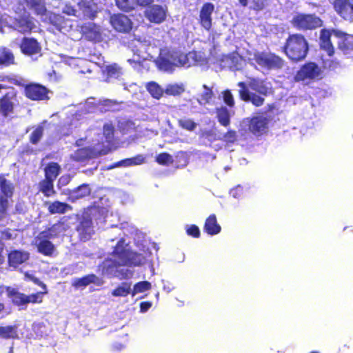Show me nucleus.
<instances>
[{
	"label": "nucleus",
	"mask_w": 353,
	"mask_h": 353,
	"mask_svg": "<svg viewBox=\"0 0 353 353\" xmlns=\"http://www.w3.org/2000/svg\"><path fill=\"white\" fill-rule=\"evenodd\" d=\"M309 50V45L305 37L299 33L291 34L287 38L282 47V51L293 62L303 60Z\"/></svg>",
	"instance_id": "2"
},
{
	"label": "nucleus",
	"mask_w": 353,
	"mask_h": 353,
	"mask_svg": "<svg viewBox=\"0 0 353 353\" xmlns=\"http://www.w3.org/2000/svg\"><path fill=\"white\" fill-rule=\"evenodd\" d=\"M253 59L259 66L267 70H280L285 65L283 59L272 52H256Z\"/></svg>",
	"instance_id": "4"
},
{
	"label": "nucleus",
	"mask_w": 353,
	"mask_h": 353,
	"mask_svg": "<svg viewBox=\"0 0 353 353\" xmlns=\"http://www.w3.org/2000/svg\"><path fill=\"white\" fill-rule=\"evenodd\" d=\"M291 23L297 30H314L322 26V20L315 14L299 13L291 20Z\"/></svg>",
	"instance_id": "6"
},
{
	"label": "nucleus",
	"mask_w": 353,
	"mask_h": 353,
	"mask_svg": "<svg viewBox=\"0 0 353 353\" xmlns=\"http://www.w3.org/2000/svg\"><path fill=\"white\" fill-rule=\"evenodd\" d=\"M237 139V134L235 130H228L223 135L222 140L226 143H234Z\"/></svg>",
	"instance_id": "48"
},
{
	"label": "nucleus",
	"mask_w": 353,
	"mask_h": 353,
	"mask_svg": "<svg viewBox=\"0 0 353 353\" xmlns=\"http://www.w3.org/2000/svg\"><path fill=\"white\" fill-rule=\"evenodd\" d=\"M204 231L211 235H216L221 230V227L217 223L216 216L215 214H210L206 219L203 227Z\"/></svg>",
	"instance_id": "25"
},
{
	"label": "nucleus",
	"mask_w": 353,
	"mask_h": 353,
	"mask_svg": "<svg viewBox=\"0 0 353 353\" xmlns=\"http://www.w3.org/2000/svg\"><path fill=\"white\" fill-rule=\"evenodd\" d=\"M350 346L346 344H341L338 347L336 353H348Z\"/></svg>",
	"instance_id": "59"
},
{
	"label": "nucleus",
	"mask_w": 353,
	"mask_h": 353,
	"mask_svg": "<svg viewBox=\"0 0 353 353\" xmlns=\"http://www.w3.org/2000/svg\"><path fill=\"white\" fill-rule=\"evenodd\" d=\"M14 110V104L10 99L7 96H3L0 99V112L2 115L7 117L9 114L12 113Z\"/></svg>",
	"instance_id": "32"
},
{
	"label": "nucleus",
	"mask_w": 353,
	"mask_h": 353,
	"mask_svg": "<svg viewBox=\"0 0 353 353\" xmlns=\"http://www.w3.org/2000/svg\"><path fill=\"white\" fill-rule=\"evenodd\" d=\"M21 52L23 54L32 56L41 52V48L39 43L34 38L23 37L19 45Z\"/></svg>",
	"instance_id": "16"
},
{
	"label": "nucleus",
	"mask_w": 353,
	"mask_h": 353,
	"mask_svg": "<svg viewBox=\"0 0 353 353\" xmlns=\"http://www.w3.org/2000/svg\"><path fill=\"white\" fill-rule=\"evenodd\" d=\"M97 279V277L95 274H88L76 279L73 283V285L76 288L85 287L90 283H94Z\"/></svg>",
	"instance_id": "39"
},
{
	"label": "nucleus",
	"mask_w": 353,
	"mask_h": 353,
	"mask_svg": "<svg viewBox=\"0 0 353 353\" xmlns=\"http://www.w3.org/2000/svg\"><path fill=\"white\" fill-rule=\"evenodd\" d=\"M44 206L47 207L48 212L50 214H63L72 210V207L70 205L58 200L52 202L45 201Z\"/></svg>",
	"instance_id": "20"
},
{
	"label": "nucleus",
	"mask_w": 353,
	"mask_h": 353,
	"mask_svg": "<svg viewBox=\"0 0 353 353\" xmlns=\"http://www.w3.org/2000/svg\"><path fill=\"white\" fill-rule=\"evenodd\" d=\"M116 259L114 265L117 266H140L143 265L146 259L143 254L126 249L118 243L112 252Z\"/></svg>",
	"instance_id": "3"
},
{
	"label": "nucleus",
	"mask_w": 353,
	"mask_h": 353,
	"mask_svg": "<svg viewBox=\"0 0 353 353\" xmlns=\"http://www.w3.org/2000/svg\"><path fill=\"white\" fill-rule=\"evenodd\" d=\"M177 123L181 128L190 132L194 131L197 126L196 123L190 119H180Z\"/></svg>",
	"instance_id": "45"
},
{
	"label": "nucleus",
	"mask_w": 353,
	"mask_h": 353,
	"mask_svg": "<svg viewBox=\"0 0 353 353\" xmlns=\"http://www.w3.org/2000/svg\"><path fill=\"white\" fill-rule=\"evenodd\" d=\"M156 162L161 165H168L173 163L172 157L168 152H161L155 157Z\"/></svg>",
	"instance_id": "46"
},
{
	"label": "nucleus",
	"mask_w": 353,
	"mask_h": 353,
	"mask_svg": "<svg viewBox=\"0 0 353 353\" xmlns=\"http://www.w3.org/2000/svg\"><path fill=\"white\" fill-rule=\"evenodd\" d=\"M214 11V5L210 2H206L201 6L198 22L206 31H210L212 27V14Z\"/></svg>",
	"instance_id": "11"
},
{
	"label": "nucleus",
	"mask_w": 353,
	"mask_h": 353,
	"mask_svg": "<svg viewBox=\"0 0 353 353\" xmlns=\"http://www.w3.org/2000/svg\"><path fill=\"white\" fill-rule=\"evenodd\" d=\"M0 338L3 339H19L18 325L14 324L0 326Z\"/></svg>",
	"instance_id": "29"
},
{
	"label": "nucleus",
	"mask_w": 353,
	"mask_h": 353,
	"mask_svg": "<svg viewBox=\"0 0 353 353\" xmlns=\"http://www.w3.org/2000/svg\"><path fill=\"white\" fill-rule=\"evenodd\" d=\"M81 241L90 240L94 234L92 221L90 218H83L76 228Z\"/></svg>",
	"instance_id": "15"
},
{
	"label": "nucleus",
	"mask_w": 353,
	"mask_h": 353,
	"mask_svg": "<svg viewBox=\"0 0 353 353\" xmlns=\"http://www.w3.org/2000/svg\"><path fill=\"white\" fill-rule=\"evenodd\" d=\"M135 3L141 7H145L154 2V0H134Z\"/></svg>",
	"instance_id": "58"
},
{
	"label": "nucleus",
	"mask_w": 353,
	"mask_h": 353,
	"mask_svg": "<svg viewBox=\"0 0 353 353\" xmlns=\"http://www.w3.org/2000/svg\"><path fill=\"white\" fill-rule=\"evenodd\" d=\"M224 102L230 107L234 105V100L231 92L229 90L223 92Z\"/></svg>",
	"instance_id": "55"
},
{
	"label": "nucleus",
	"mask_w": 353,
	"mask_h": 353,
	"mask_svg": "<svg viewBox=\"0 0 353 353\" xmlns=\"http://www.w3.org/2000/svg\"><path fill=\"white\" fill-rule=\"evenodd\" d=\"M71 181V176L70 174L62 175L58 181V185L65 186L68 185Z\"/></svg>",
	"instance_id": "56"
},
{
	"label": "nucleus",
	"mask_w": 353,
	"mask_h": 353,
	"mask_svg": "<svg viewBox=\"0 0 353 353\" xmlns=\"http://www.w3.org/2000/svg\"><path fill=\"white\" fill-rule=\"evenodd\" d=\"M321 74L320 67L314 62H307L296 72L294 76L295 81H303L307 79L315 80Z\"/></svg>",
	"instance_id": "9"
},
{
	"label": "nucleus",
	"mask_w": 353,
	"mask_h": 353,
	"mask_svg": "<svg viewBox=\"0 0 353 353\" xmlns=\"http://www.w3.org/2000/svg\"><path fill=\"white\" fill-rule=\"evenodd\" d=\"M203 88L205 89V90L202 93L201 99L205 103H209L214 96L213 92L212 89L208 88L206 85H203Z\"/></svg>",
	"instance_id": "54"
},
{
	"label": "nucleus",
	"mask_w": 353,
	"mask_h": 353,
	"mask_svg": "<svg viewBox=\"0 0 353 353\" xmlns=\"http://www.w3.org/2000/svg\"><path fill=\"white\" fill-rule=\"evenodd\" d=\"M94 151L89 147L77 149L71 154L70 159L76 162H84L94 157Z\"/></svg>",
	"instance_id": "24"
},
{
	"label": "nucleus",
	"mask_w": 353,
	"mask_h": 353,
	"mask_svg": "<svg viewBox=\"0 0 353 353\" xmlns=\"http://www.w3.org/2000/svg\"><path fill=\"white\" fill-rule=\"evenodd\" d=\"M79 19L81 20H94L99 12L98 5L94 0H80L77 3Z\"/></svg>",
	"instance_id": "10"
},
{
	"label": "nucleus",
	"mask_w": 353,
	"mask_h": 353,
	"mask_svg": "<svg viewBox=\"0 0 353 353\" xmlns=\"http://www.w3.org/2000/svg\"><path fill=\"white\" fill-rule=\"evenodd\" d=\"M12 197L0 196V221L9 215L8 211L10 207V200Z\"/></svg>",
	"instance_id": "38"
},
{
	"label": "nucleus",
	"mask_w": 353,
	"mask_h": 353,
	"mask_svg": "<svg viewBox=\"0 0 353 353\" xmlns=\"http://www.w3.org/2000/svg\"><path fill=\"white\" fill-rule=\"evenodd\" d=\"M14 63L13 53L6 48L0 50V68L7 67Z\"/></svg>",
	"instance_id": "31"
},
{
	"label": "nucleus",
	"mask_w": 353,
	"mask_h": 353,
	"mask_svg": "<svg viewBox=\"0 0 353 353\" xmlns=\"http://www.w3.org/2000/svg\"><path fill=\"white\" fill-rule=\"evenodd\" d=\"M147 90L151 96L157 99H159L163 94V90L156 82H149L146 85Z\"/></svg>",
	"instance_id": "35"
},
{
	"label": "nucleus",
	"mask_w": 353,
	"mask_h": 353,
	"mask_svg": "<svg viewBox=\"0 0 353 353\" xmlns=\"http://www.w3.org/2000/svg\"><path fill=\"white\" fill-rule=\"evenodd\" d=\"M48 292L42 291L27 295V304L28 303H41L43 302V295Z\"/></svg>",
	"instance_id": "47"
},
{
	"label": "nucleus",
	"mask_w": 353,
	"mask_h": 353,
	"mask_svg": "<svg viewBox=\"0 0 353 353\" xmlns=\"http://www.w3.org/2000/svg\"><path fill=\"white\" fill-rule=\"evenodd\" d=\"M15 84L23 88L25 97L31 101H40L49 99L50 90L40 83H29L25 84L17 82Z\"/></svg>",
	"instance_id": "5"
},
{
	"label": "nucleus",
	"mask_w": 353,
	"mask_h": 353,
	"mask_svg": "<svg viewBox=\"0 0 353 353\" xmlns=\"http://www.w3.org/2000/svg\"><path fill=\"white\" fill-rule=\"evenodd\" d=\"M101 72L106 77V81H110L111 79H119L123 75L122 68L115 63L101 68Z\"/></svg>",
	"instance_id": "22"
},
{
	"label": "nucleus",
	"mask_w": 353,
	"mask_h": 353,
	"mask_svg": "<svg viewBox=\"0 0 353 353\" xmlns=\"http://www.w3.org/2000/svg\"><path fill=\"white\" fill-rule=\"evenodd\" d=\"M62 12L68 16H73L79 19V10L70 3L65 5L63 8Z\"/></svg>",
	"instance_id": "52"
},
{
	"label": "nucleus",
	"mask_w": 353,
	"mask_h": 353,
	"mask_svg": "<svg viewBox=\"0 0 353 353\" xmlns=\"http://www.w3.org/2000/svg\"><path fill=\"white\" fill-rule=\"evenodd\" d=\"M6 304L3 302H0V315L6 312Z\"/></svg>",
	"instance_id": "63"
},
{
	"label": "nucleus",
	"mask_w": 353,
	"mask_h": 353,
	"mask_svg": "<svg viewBox=\"0 0 353 353\" xmlns=\"http://www.w3.org/2000/svg\"><path fill=\"white\" fill-rule=\"evenodd\" d=\"M213 134L214 133H213V132L211 130H205V131L202 132V137H205V138H208V137L212 136Z\"/></svg>",
	"instance_id": "62"
},
{
	"label": "nucleus",
	"mask_w": 353,
	"mask_h": 353,
	"mask_svg": "<svg viewBox=\"0 0 353 353\" xmlns=\"http://www.w3.org/2000/svg\"><path fill=\"white\" fill-rule=\"evenodd\" d=\"M185 231L188 236H192L193 238H199L201 236V232L199 227L194 224L187 225Z\"/></svg>",
	"instance_id": "50"
},
{
	"label": "nucleus",
	"mask_w": 353,
	"mask_h": 353,
	"mask_svg": "<svg viewBox=\"0 0 353 353\" xmlns=\"http://www.w3.org/2000/svg\"><path fill=\"white\" fill-rule=\"evenodd\" d=\"M216 118L219 123L224 126L228 127L230 124V114L229 110L225 107L216 108Z\"/></svg>",
	"instance_id": "30"
},
{
	"label": "nucleus",
	"mask_w": 353,
	"mask_h": 353,
	"mask_svg": "<svg viewBox=\"0 0 353 353\" xmlns=\"http://www.w3.org/2000/svg\"><path fill=\"white\" fill-rule=\"evenodd\" d=\"M90 194L91 189L89 185L83 183L72 190H69L68 196L69 201L74 203L77 200L90 195Z\"/></svg>",
	"instance_id": "21"
},
{
	"label": "nucleus",
	"mask_w": 353,
	"mask_h": 353,
	"mask_svg": "<svg viewBox=\"0 0 353 353\" xmlns=\"http://www.w3.org/2000/svg\"><path fill=\"white\" fill-rule=\"evenodd\" d=\"M1 237L3 240H10L12 239V234L9 229L4 230L1 232Z\"/></svg>",
	"instance_id": "60"
},
{
	"label": "nucleus",
	"mask_w": 353,
	"mask_h": 353,
	"mask_svg": "<svg viewBox=\"0 0 353 353\" xmlns=\"http://www.w3.org/2000/svg\"><path fill=\"white\" fill-rule=\"evenodd\" d=\"M116 3L117 6L124 11L128 12L133 8L130 0H116Z\"/></svg>",
	"instance_id": "53"
},
{
	"label": "nucleus",
	"mask_w": 353,
	"mask_h": 353,
	"mask_svg": "<svg viewBox=\"0 0 353 353\" xmlns=\"http://www.w3.org/2000/svg\"><path fill=\"white\" fill-rule=\"evenodd\" d=\"M334 31H339L336 29L323 28L320 31L319 46L320 48L325 51L329 57L334 54V48L331 41V37L334 36Z\"/></svg>",
	"instance_id": "14"
},
{
	"label": "nucleus",
	"mask_w": 353,
	"mask_h": 353,
	"mask_svg": "<svg viewBox=\"0 0 353 353\" xmlns=\"http://www.w3.org/2000/svg\"><path fill=\"white\" fill-rule=\"evenodd\" d=\"M29 258L30 254L27 251L14 250L8 254V265L10 267L17 268L27 261Z\"/></svg>",
	"instance_id": "19"
},
{
	"label": "nucleus",
	"mask_w": 353,
	"mask_h": 353,
	"mask_svg": "<svg viewBox=\"0 0 353 353\" xmlns=\"http://www.w3.org/2000/svg\"><path fill=\"white\" fill-rule=\"evenodd\" d=\"M69 216H63L61 218L57 223H55V225H57L61 232H65L70 228L69 223H68Z\"/></svg>",
	"instance_id": "51"
},
{
	"label": "nucleus",
	"mask_w": 353,
	"mask_h": 353,
	"mask_svg": "<svg viewBox=\"0 0 353 353\" xmlns=\"http://www.w3.org/2000/svg\"><path fill=\"white\" fill-rule=\"evenodd\" d=\"M39 192H41L46 197H52L57 192L54 187V181L48 179H42L38 184Z\"/></svg>",
	"instance_id": "27"
},
{
	"label": "nucleus",
	"mask_w": 353,
	"mask_h": 353,
	"mask_svg": "<svg viewBox=\"0 0 353 353\" xmlns=\"http://www.w3.org/2000/svg\"><path fill=\"white\" fill-rule=\"evenodd\" d=\"M114 132L115 129L112 124L105 123L103 125V134L105 141L110 145H112L114 142Z\"/></svg>",
	"instance_id": "37"
},
{
	"label": "nucleus",
	"mask_w": 353,
	"mask_h": 353,
	"mask_svg": "<svg viewBox=\"0 0 353 353\" xmlns=\"http://www.w3.org/2000/svg\"><path fill=\"white\" fill-rule=\"evenodd\" d=\"M247 119L248 130L254 136L261 137L268 132L271 120L270 117L256 115Z\"/></svg>",
	"instance_id": "8"
},
{
	"label": "nucleus",
	"mask_w": 353,
	"mask_h": 353,
	"mask_svg": "<svg viewBox=\"0 0 353 353\" xmlns=\"http://www.w3.org/2000/svg\"><path fill=\"white\" fill-rule=\"evenodd\" d=\"M334 37L339 38L338 48L344 53L353 51V35L342 31H334Z\"/></svg>",
	"instance_id": "18"
},
{
	"label": "nucleus",
	"mask_w": 353,
	"mask_h": 353,
	"mask_svg": "<svg viewBox=\"0 0 353 353\" xmlns=\"http://www.w3.org/2000/svg\"><path fill=\"white\" fill-rule=\"evenodd\" d=\"M44 133V128L43 126L39 125H37L33 131L30 133L29 136V141L33 144L37 145L41 141L43 136Z\"/></svg>",
	"instance_id": "41"
},
{
	"label": "nucleus",
	"mask_w": 353,
	"mask_h": 353,
	"mask_svg": "<svg viewBox=\"0 0 353 353\" xmlns=\"http://www.w3.org/2000/svg\"><path fill=\"white\" fill-rule=\"evenodd\" d=\"M151 283L148 281H143L137 283L132 290V296H134L138 293L144 292L150 290Z\"/></svg>",
	"instance_id": "43"
},
{
	"label": "nucleus",
	"mask_w": 353,
	"mask_h": 353,
	"mask_svg": "<svg viewBox=\"0 0 353 353\" xmlns=\"http://www.w3.org/2000/svg\"><path fill=\"white\" fill-rule=\"evenodd\" d=\"M17 26L19 31L23 33L31 32L34 26V23L27 17L19 19L17 22Z\"/></svg>",
	"instance_id": "40"
},
{
	"label": "nucleus",
	"mask_w": 353,
	"mask_h": 353,
	"mask_svg": "<svg viewBox=\"0 0 353 353\" xmlns=\"http://www.w3.org/2000/svg\"><path fill=\"white\" fill-rule=\"evenodd\" d=\"M242 7H249L250 9L260 11L265 8L263 0H239Z\"/></svg>",
	"instance_id": "33"
},
{
	"label": "nucleus",
	"mask_w": 353,
	"mask_h": 353,
	"mask_svg": "<svg viewBox=\"0 0 353 353\" xmlns=\"http://www.w3.org/2000/svg\"><path fill=\"white\" fill-rule=\"evenodd\" d=\"M50 239L46 233L41 232L35 237L37 251L44 256H50L55 251V246Z\"/></svg>",
	"instance_id": "13"
},
{
	"label": "nucleus",
	"mask_w": 353,
	"mask_h": 353,
	"mask_svg": "<svg viewBox=\"0 0 353 353\" xmlns=\"http://www.w3.org/2000/svg\"><path fill=\"white\" fill-rule=\"evenodd\" d=\"M237 85L240 88V99L245 102H251L256 107L264 104L265 99L262 96L267 97L272 92L271 83L259 78L250 77L248 84L240 81Z\"/></svg>",
	"instance_id": "1"
},
{
	"label": "nucleus",
	"mask_w": 353,
	"mask_h": 353,
	"mask_svg": "<svg viewBox=\"0 0 353 353\" xmlns=\"http://www.w3.org/2000/svg\"><path fill=\"white\" fill-rule=\"evenodd\" d=\"M30 279L36 285H38V284L40 283V279L37 277H35L34 276H29Z\"/></svg>",
	"instance_id": "64"
},
{
	"label": "nucleus",
	"mask_w": 353,
	"mask_h": 353,
	"mask_svg": "<svg viewBox=\"0 0 353 353\" xmlns=\"http://www.w3.org/2000/svg\"><path fill=\"white\" fill-rule=\"evenodd\" d=\"M145 161V158L141 154H138L132 158L122 159L123 167L141 165Z\"/></svg>",
	"instance_id": "44"
},
{
	"label": "nucleus",
	"mask_w": 353,
	"mask_h": 353,
	"mask_svg": "<svg viewBox=\"0 0 353 353\" xmlns=\"http://www.w3.org/2000/svg\"><path fill=\"white\" fill-rule=\"evenodd\" d=\"M60 172V165L56 162H50L44 168V179L54 181Z\"/></svg>",
	"instance_id": "28"
},
{
	"label": "nucleus",
	"mask_w": 353,
	"mask_h": 353,
	"mask_svg": "<svg viewBox=\"0 0 353 353\" xmlns=\"http://www.w3.org/2000/svg\"><path fill=\"white\" fill-rule=\"evenodd\" d=\"M24 204L23 203H17L15 205V211L18 214L24 213Z\"/></svg>",
	"instance_id": "61"
},
{
	"label": "nucleus",
	"mask_w": 353,
	"mask_h": 353,
	"mask_svg": "<svg viewBox=\"0 0 353 353\" xmlns=\"http://www.w3.org/2000/svg\"><path fill=\"white\" fill-rule=\"evenodd\" d=\"M145 17L154 23H161L165 20L166 12L160 5L150 6L145 12Z\"/></svg>",
	"instance_id": "17"
},
{
	"label": "nucleus",
	"mask_w": 353,
	"mask_h": 353,
	"mask_svg": "<svg viewBox=\"0 0 353 353\" xmlns=\"http://www.w3.org/2000/svg\"><path fill=\"white\" fill-rule=\"evenodd\" d=\"M131 292V283L123 282L112 292V295L114 296H126Z\"/></svg>",
	"instance_id": "36"
},
{
	"label": "nucleus",
	"mask_w": 353,
	"mask_h": 353,
	"mask_svg": "<svg viewBox=\"0 0 353 353\" xmlns=\"http://www.w3.org/2000/svg\"><path fill=\"white\" fill-rule=\"evenodd\" d=\"M41 232L46 233V236L50 239H54L61 233L59 228L55 225V223L48 227L45 230L41 231Z\"/></svg>",
	"instance_id": "49"
},
{
	"label": "nucleus",
	"mask_w": 353,
	"mask_h": 353,
	"mask_svg": "<svg viewBox=\"0 0 353 353\" xmlns=\"http://www.w3.org/2000/svg\"><path fill=\"white\" fill-rule=\"evenodd\" d=\"M152 306V303L149 301H143L140 303V310L142 312H146Z\"/></svg>",
	"instance_id": "57"
},
{
	"label": "nucleus",
	"mask_w": 353,
	"mask_h": 353,
	"mask_svg": "<svg viewBox=\"0 0 353 353\" xmlns=\"http://www.w3.org/2000/svg\"><path fill=\"white\" fill-rule=\"evenodd\" d=\"M27 7L34 11L36 15L45 16L47 14V8L46 6L45 0H39L37 2L32 3Z\"/></svg>",
	"instance_id": "34"
},
{
	"label": "nucleus",
	"mask_w": 353,
	"mask_h": 353,
	"mask_svg": "<svg viewBox=\"0 0 353 353\" xmlns=\"http://www.w3.org/2000/svg\"><path fill=\"white\" fill-rule=\"evenodd\" d=\"M184 88L182 85L179 84H168L164 92L168 95L178 96L184 92Z\"/></svg>",
	"instance_id": "42"
},
{
	"label": "nucleus",
	"mask_w": 353,
	"mask_h": 353,
	"mask_svg": "<svg viewBox=\"0 0 353 353\" xmlns=\"http://www.w3.org/2000/svg\"><path fill=\"white\" fill-rule=\"evenodd\" d=\"M14 190V185L3 174H0V196L13 197Z\"/></svg>",
	"instance_id": "26"
},
{
	"label": "nucleus",
	"mask_w": 353,
	"mask_h": 353,
	"mask_svg": "<svg viewBox=\"0 0 353 353\" xmlns=\"http://www.w3.org/2000/svg\"><path fill=\"white\" fill-rule=\"evenodd\" d=\"M110 22L114 29L119 32H129L132 28V22L123 14H113L110 17Z\"/></svg>",
	"instance_id": "12"
},
{
	"label": "nucleus",
	"mask_w": 353,
	"mask_h": 353,
	"mask_svg": "<svg viewBox=\"0 0 353 353\" xmlns=\"http://www.w3.org/2000/svg\"><path fill=\"white\" fill-rule=\"evenodd\" d=\"M8 296L10 298L12 303L18 307L27 305V294L22 293L15 288H6Z\"/></svg>",
	"instance_id": "23"
},
{
	"label": "nucleus",
	"mask_w": 353,
	"mask_h": 353,
	"mask_svg": "<svg viewBox=\"0 0 353 353\" xmlns=\"http://www.w3.org/2000/svg\"><path fill=\"white\" fill-rule=\"evenodd\" d=\"M82 38L94 43L103 40L101 26L93 22H85L79 26Z\"/></svg>",
	"instance_id": "7"
}]
</instances>
